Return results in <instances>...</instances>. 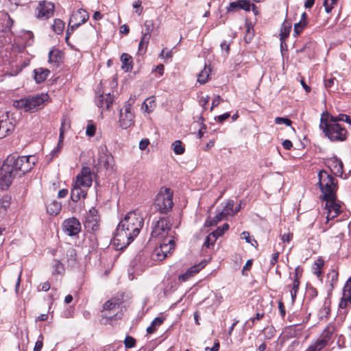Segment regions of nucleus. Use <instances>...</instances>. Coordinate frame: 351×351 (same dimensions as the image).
<instances>
[{"instance_id":"nucleus-51","label":"nucleus","mask_w":351,"mask_h":351,"mask_svg":"<svg viewBox=\"0 0 351 351\" xmlns=\"http://www.w3.org/2000/svg\"><path fill=\"white\" fill-rule=\"evenodd\" d=\"M136 341L132 336H126L124 340V345L126 348H132L136 346Z\"/></svg>"},{"instance_id":"nucleus-64","label":"nucleus","mask_w":351,"mask_h":351,"mask_svg":"<svg viewBox=\"0 0 351 351\" xmlns=\"http://www.w3.org/2000/svg\"><path fill=\"white\" fill-rule=\"evenodd\" d=\"M149 144V140L147 138H143L139 143V149L141 150H144L147 148Z\"/></svg>"},{"instance_id":"nucleus-19","label":"nucleus","mask_w":351,"mask_h":351,"mask_svg":"<svg viewBox=\"0 0 351 351\" xmlns=\"http://www.w3.org/2000/svg\"><path fill=\"white\" fill-rule=\"evenodd\" d=\"M114 96L110 93L104 94L101 93L95 99V104L99 108H105L108 110L112 105Z\"/></svg>"},{"instance_id":"nucleus-2","label":"nucleus","mask_w":351,"mask_h":351,"mask_svg":"<svg viewBox=\"0 0 351 351\" xmlns=\"http://www.w3.org/2000/svg\"><path fill=\"white\" fill-rule=\"evenodd\" d=\"M3 165L16 177H21L29 172L35 165V162L32 160V156H20L16 154L9 155Z\"/></svg>"},{"instance_id":"nucleus-35","label":"nucleus","mask_w":351,"mask_h":351,"mask_svg":"<svg viewBox=\"0 0 351 351\" xmlns=\"http://www.w3.org/2000/svg\"><path fill=\"white\" fill-rule=\"evenodd\" d=\"M165 319L163 317H156L151 323V325L147 327V332L148 334H153L156 332L158 327L161 326Z\"/></svg>"},{"instance_id":"nucleus-12","label":"nucleus","mask_w":351,"mask_h":351,"mask_svg":"<svg viewBox=\"0 0 351 351\" xmlns=\"http://www.w3.org/2000/svg\"><path fill=\"white\" fill-rule=\"evenodd\" d=\"M114 162L113 156L110 153L106 151L99 152L98 157V162L95 165L97 171L101 167H104L107 171L111 172L112 171V165Z\"/></svg>"},{"instance_id":"nucleus-22","label":"nucleus","mask_w":351,"mask_h":351,"mask_svg":"<svg viewBox=\"0 0 351 351\" xmlns=\"http://www.w3.org/2000/svg\"><path fill=\"white\" fill-rule=\"evenodd\" d=\"M89 19V14L86 10L84 9L80 8L77 10V11L73 14L71 17V22H75L76 23H80V26L86 23L87 20Z\"/></svg>"},{"instance_id":"nucleus-36","label":"nucleus","mask_w":351,"mask_h":351,"mask_svg":"<svg viewBox=\"0 0 351 351\" xmlns=\"http://www.w3.org/2000/svg\"><path fill=\"white\" fill-rule=\"evenodd\" d=\"M326 346V341L319 338L308 347L307 351H320Z\"/></svg>"},{"instance_id":"nucleus-5","label":"nucleus","mask_w":351,"mask_h":351,"mask_svg":"<svg viewBox=\"0 0 351 351\" xmlns=\"http://www.w3.org/2000/svg\"><path fill=\"white\" fill-rule=\"evenodd\" d=\"M173 206V191L169 188H161L155 198V208L161 214H167Z\"/></svg>"},{"instance_id":"nucleus-48","label":"nucleus","mask_w":351,"mask_h":351,"mask_svg":"<svg viewBox=\"0 0 351 351\" xmlns=\"http://www.w3.org/2000/svg\"><path fill=\"white\" fill-rule=\"evenodd\" d=\"M305 295L312 300L317 295V291L315 287H306Z\"/></svg>"},{"instance_id":"nucleus-50","label":"nucleus","mask_w":351,"mask_h":351,"mask_svg":"<svg viewBox=\"0 0 351 351\" xmlns=\"http://www.w3.org/2000/svg\"><path fill=\"white\" fill-rule=\"evenodd\" d=\"M7 123L8 121L6 120H0V134L3 136H6L12 131L10 128H6Z\"/></svg>"},{"instance_id":"nucleus-39","label":"nucleus","mask_w":351,"mask_h":351,"mask_svg":"<svg viewBox=\"0 0 351 351\" xmlns=\"http://www.w3.org/2000/svg\"><path fill=\"white\" fill-rule=\"evenodd\" d=\"M171 147L173 148L174 153L177 155H181L184 154L185 151V148L182 145V141L180 140L175 141L172 143Z\"/></svg>"},{"instance_id":"nucleus-30","label":"nucleus","mask_w":351,"mask_h":351,"mask_svg":"<svg viewBox=\"0 0 351 351\" xmlns=\"http://www.w3.org/2000/svg\"><path fill=\"white\" fill-rule=\"evenodd\" d=\"M154 30V21L152 20H147L144 23V29L142 31L143 41L149 40L151 33Z\"/></svg>"},{"instance_id":"nucleus-60","label":"nucleus","mask_w":351,"mask_h":351,"mask_svg":"<svg viewBox=\"0 0 351 351\" xmlns=\"http://www.w3.org/2000/svg\"><path fill=\"white\" fill-rule=\"evenodd\" d=\"M96 127L94 125H88L86 128V134L88 136H93L95 134Z\"/></svg>"},{"instance_id":"nucleus-62","label":"nucleus","mask_w":351,"mask_h":351,"mask_svg":"<svg viewBox=\"0 0 351 351\" xmlns=\"http://www.w3.org/2000/svg\"><path fill=\"white\" fill-rule=\"evenodd\" d=\"M141 1L140 0L137 1H135L134 3H133V8H136V12L138 14V15H141V12H142V10H143V7L141 5Z\"/></svg>"},{"instance_id":"nucleus-16","label":"nucleus","mask_w":351,"mask_h":351,"mask_svg":"<svg viewBox=\"0 0 351 351\" xmlns=\"http://www.w3.org/2000/svg\"><path fill=\"white\" fill-rule=\"evenodd\" d=\"M16 176L5 166L2 165L0 168V186L2 189H7L12 184Z\"/></svg>"},{"instance_id":"nucleus-15","label":"nucleus","mask_w":351,"mask_h":351,"mask_svg":"<svg viewBox=\"0 0 351 351\" xmlns=\"http://www.w3.org/2000/svg\"><path fill=\"white\" fill-rule=\"evenodd\" d=\"M48 95L47 94L37 95L36 96L25 97L27 101L26 112L40 108L43 106L47 100Z\"/></svg>"},{"instance_id":"nucleus-34","label":"nucleus","mask_w":351,"mask_h":351,"mask_svg":"<svg viewBox=\"0 0 351 351\" xmlns=\"http://www.w3.org/2000/svg\"><path fill=\"white\" fill-rule=\"evenodd\" d=\"M11 197L4 195L0 199V215H5L11 204Z\"/></svg>"},{"instance_id":"nucleus-6","label":"nucleus","mask_w":351,"mask_h":351,"mask_svg":"<svg viewBox=\"0 0 351 351\" xmlns=\"http://www.w3.org/2000/svg\"><path fill=\"white\" fill-rule=\"evenodd\" d=\"M174 234L175 232L171 230V224L168 219L160 217L154 224L151 238L161 241L169 238L170 235H173Z\"/></svg>"},{"instance_id":"nucleus-20","label":"nucleus","mask_w":351,"mask_h":351,"mask_svg":"<svg viewBox=\"0 0 351 351\" xmlns=\"http://www.w3.org/2000/svg\"><path fill=\"white\" fill-rule=\"evenodd\" d=\"M206 265V263L202 261L197 265L191 267L187 271L178 276V279L181 282H185L189 278L198 273Z\"/></svg>"},{"instance_id":"nucleus-13","label":"nucleus","mask_w":351,"mask_h":351,"mask_svg":"<svg viewBox=\"0 0 351 351\" xmlns=\"http://www.w3.org/2000/svg\"><path fill=\"white\" fill-rule=\"evenodd\" d=\"M63 230L69 236H75L81 230V223L75 217L67 219L63 222Z\"/></svg>"},{"instance_id":"nucleus-18","label":"nucleus","mask_w":351,"mask_h":351,"mask_svg":"<svg viewBox=\"0 0 351 351\" xmlns=\"http://www.w3.org/2000/svg\"><path fill=\"white\" fill-rule=\"evenodd\" d=\"M239 10H243L249 12L251 10V2L250 0H237L232 1L229 5L226 7L227 12H233Z\"/></svg>"},{"instance_id":"nucleus-26","label":"nucleus","mask_w":351,"mask_h":351,"mask_svg":"<svg viewBox=\"0 0 351 351\" xmlns=\"http://www.w3.org/2000/svg\"><path fill=\"white\" fill-rule=\"evenodd\" d=\"M34 78L37 84L43 82L50 74V71L47 69L38 68L34 70Z\"/></svg>"},{"instance_id":"nucleus-43","label":"nucleus","mask_w":351,"mask_h":351,"mask_svg":"<svg viewBox=\"0 0 351 351\" xmlns=\"http://www.w3.org/2000/svg\"><path fill=\"white\" fill-rule=\"evenodd\" d=\"M154 106V99L152 98L147 99L142 104V108L145 109V111L148 113H150L152 111Z\"/></svg>"},{"instance_id":"nucleus-63","label":"nucleus","mask_w":351,"mask_h":351,"mask_svg":"<svg viewBox=\"0 0 351 351\" xmlns=\"http://www.w3.org/2000/svg\"><path fill=\"white\" fill-rule=\"evenodd\" d=\"M67 256H69L71 257V259L69 260V261H70V263L71 264H74L75 263V250L73 249H70L69 250L67 251V254H66Z\"/></svg>"},{"instance_id":"nucleus-27","label":"nucleus","mask_w":351,"mask_h":351,"mask_svg":"<svg viewBox=\"0 0 351 351\" xmlns=\"http://www.w3.org/2000/svg\"><path fill=\"white\" fill-rule=\"evenodd\" d=\"M265 316V312L264 309L256 308L255 316L251 317L248 321L245 322V326L252 329L254 328V325L257 323V322L263 319Z\"/></svg>"},{"instance_id":"nucleus-1","label":"nucleus","mask_w":351,"mask_h":351,"mask_svg":"<svg viewBox=\"0 0 351 351\" xmlns=\"http://www.w3.org/2000/svg\"><path fill=\"white\" fill-rule=\"evenodd\" d=\"M144 219L137 211L128 213L119 222L113 238V244L117 250L126 248L139 234Z\"/></svg>"},{"instance_id":"nucleus-37","label":"nucleus","mask_w":351,"mask_h":351,"mask_svg":"<svg viewBox=\"0 0 351 351\" xmlns=\"http://www.w3.org/2000/svg\"><path fill=\"white\" fill-rule=\"evenodd\" d=\"M64 23L62 20L60 19H56L53 21V23L52 25V29L57 34H62L64 29Z\"/></svg>"},{"instance_id":"nucleus-46","label":"nucleus","mask_w":351,"mask_h":351,"mask_svg":"<svg viewBox=\"0 0 351 351\" xmlns=\"http://www.w3.org/2000/svg\"><path fill=\"white\" fill-rule=\"evenodd\" d=\"M79 27H80V23H76L75 22H71V19L69 20L68 28L66 29V37H65L66 40H69V36L71 35V34H72L73 32V31Z\"/></svg>"},{"instance_id":"nucleus-31","label":"nucleus","mask_w":351,"mask_h":351,"mask_svg":"<svg viewBox=\"0 0 351 351\" xmlns=\"http://www.w3.org/2000/svg\"><path fill=\"white\" fill-rule=\"evenodd\" d=\"M335 331V326L332 324H329L323 330L320 339L324 340L326 343L328 344L332 339L333 333Z\"/></svg>"},{"instance_id":"nucleus-10","label":"nucleus","mask_w":351,"mask_h":351,"mask_svg":"<svg viewBox=\"0 0 351 351\" xmlns=\"http://www.w3.org/2000/svg\"><path fill=\"white\" fill-rule=\"evenodd\" d=\"M322 199L326 202L325 207L327 209L326 219L328 221L337 217L341 213V202L337 201V195H334L332 199L324 198Z\"/></svg>"},{"instance_id":"nucleus-45","label":"nucleus","mask_w":351,"mask_h":351,"mask_svg":"<svg viewBox=\"0 0 351 351\" xmlns=\"http://www.w3.org/2000/svg\"><path fill=\"white\" fill-rule=\"evenodd\" d=\"M53 273L57 274H62L64 271L63 264L58 260H55L53 265Z\"/></svg>"},{"instance_id":"nucleus-33","label":"nucleus","mask_w":351,"mask_h":351,"mask_svg":"<svg viewBox=\"0 0 351 351\" xmlns=\"http://www.w3.org/2000/svg\"><path fill=\"white\" fill-rule=\"evenodd\" d=\"M291 23L290 22H288L287 21H285L281 25L280 27V39L281 40V47H282V43L283 40L287 38L290 34V32L291 30Z\"/></svg>"},{"instance_id":"nucleus-52","label":"nucleus","mask_w":351,"mask_h":351,"mask_svg":"<svg viewBox=\"0 0 351 351\" xmlns=\"http://www.w3.org/2000/svg\"><path fill=\"white\" fill-rule=\"evenodd\" d=\"M302 269L300 268V267H297L295 269V271L293 274V275H294L293 282L292 285H300L299 278L302 276Z\"/></svg>"},{"instance_id":"nucleus-55","label":"nucleus","mask_w":351,"mask_h":351,"mask_svg":"<svg viewBox=\"0 0 351 351\" xmlns=\"http://www.w3.org/2000/svg\"><path fill=\"white\" fill-rule=\"evenodd\" d=\"M149 40L147 41H143V37H141V41L138 44V53L139 54H143L146 51V48L147 47V45L149 43Z\"/></svg>"},{"instance_id":"nucleus-11","label":"nucleus","mask_w":351,"mask_h":351,"mask_svg":"<svg viewBox=\"0 0 351 351\" xmlns=\"http://www.w3.org/2000/svg\"><path fill=\"white\" fill-rule=\"evenodd\" d=\"M54 12V5L45 1H40L36 9V16L39 19H47L51 17Z\"/></svg>"},{"instance_id":"nucleus-24","label":"nucleus","mask_w":351,"mask_h":351,"mask_svg":"<svg viewBox=\"0 0 351 351\" xmlns=\"http://www.w3.org/2000/svg\"><path fill=\"white\" fill-rule=\"evenodd\" d=\"M134 114L132 112L124 113L122 110L120 111L119 123L120 125L123 129H127L133 123Z\"/></svg>"},{"instance_id":"nucleus-61","label":"nucleus","mask_w":351,"mask_h":351,"mask_svg":"<svg viewBox=\"0 0 351 351\" xmlns=\"http://www.w3.org/2000/svg\"><path fill=\"white\" fill-rule=\"evenodd\" d=\"M230 117V114L229 112H226L223 114L215 117V119L219 123H223L225 120Z\"/></svg>"},{"instance_id":"nucleus-57","label":"nucleus","mask_w":351,"mask_h":351,"mask_svg":"<svg viewBox=\"0 0 351 351\" xmlns=\"http://www.w3.org/2000/svg\"><path fill=\"white\" fill-rule=\"evenodd\" d=\"M335 80H336L335 77H332V76L330 77L329 78H326L324 80L325 87L327 89L331 88L334 86Z\"/></svg>"},{"instance_id":"nucleus-7","label":"nucleus","mask_w":351,"mask_h":351,"mask_svg":"<svg viewBox=\"0 0 351 351\" xmlns=\"http://www.w3.org/2000/svg\"><path fill=\"white\" fill-rule=\"evenodd\" d=\"M124 301V293H117L115 295L108 300L102 306L101 313L104 316L109 317L111 319L116 316L115 311Z\"/></svg>"},{"instance_id":"nucleus-17","label":"nucleus","mask_w":351,"mask_h":351,"mask_svg":"<svg viewBox=\"0 0 351 351\" xmlns=\"http://www.w3.org/2000/svg\"><path fill=\"white\" fill-rule=\"evenodd\" d=\"M326 165L330 169V171L337 176H341L343 173V162L337 157L327 159Z\"/></svg>"},{"instance_id":"nucleus-4","label":"nucleus","mask_w":351,"mask_h":351,"mask_svg":"<svg viewBox=\"0 0 351 351\" xmlns=\"http://www.w3.org/2000/svg\"><path fill=\"white\" fill-rule=\"evenodd\" d=\"M318 185L322 193V198H334L338 189L337 180L326 170H321L318 173Z\"/></svg>"},{"instance_id":"nucleus-40","label":"nucleus","mask_w":351,"mask_h":351,"mask_svg":"<svg viewBox=\"0 0 351 351\" xmlns=\"http://www.w3.org/2000/svg\"><path fill=\"white\" fill-rule=\"evenodd\" d=\"M207 66L205 64L204 70L201 71L197 77V81L200 84H205L208 79L209 73L210 72V69H208V71L206 70Z\"/></svg>"},{"instance_id":"nucleus-53","label":"nucleus","mask_w":351,"mask_h":351,"mask_svg":"<svg viewBox=\"0 0 351 351\" xmlns=\"http://www.w3.org/2000/svg\"><path fill=\"white\" fill-rule=\"evenodd\" d=\"M337 2V0H324V6L325 8V11L327 13H329L335 4H336Z\"/></svg>"},{"instance_id":"nucleus-44","label":"nucleus","mask_w":351,"mask_h":351,"mask_svg":"<svg viewBox=\"0 0 351 351\" xmlns=\"http://www.w3.org/2000/svg\"><path fill=\"white\" fill-rule=\"evenodd\" d=\"M234 205V203L233 200H228L226 205L223 207L222 210V213L226 215L227 216L230 214H232V215H234L233 210Z\"/></svg>"},{"instance_id":"nucleus-38","label":"nucleus","mask_w":351,"mask_h":351,"mask_svg":"<svg viewBox=\"0 0 351 351\" xmlns=\"http://www.w3.org/2000/svg\"><path fill=\"white\" fill-rule=\"evenodd\" d=\"M227 215L222 213V210L220 211L217 215L212 219H207L205 222V226L207 227L215 226L217 223L221 221L224 217H226Z\"/></svg>"},{"instance_id":"nucleus-49","label":"nucleus","mask_w":351,"mask_h":351,"mask_svg":"<svg viewBox=\"0 0 351 351\" xmlns=\"http://www.w3.org/2000/svg\"><path fill=\"white\" fill-rule=\"evenodd\" d=\"M27 101L25 98L20 99L19 100L14 101L13 106L17 109H24L26 111L27 109Z\"/></svg>"},{"instance_id":"nucleus-23","label":"nucleus","mask_w":351,"mask_h":351,"mask_svg":"<svg viewBox=\"0 0 351 351\" xmlns=\"http://www.w3.org/2000/svg\"><path fill=\"white\" fill-rule=\"evenodd\" d=\"M351 305V287H343L342 298L340 300L339 308H346Z\"/></svg>"},{"instance_id":"nucleus-28","label":"nucleus","mask_w":351,"mask_h":351,"mask_svg":"<svg viewBox=\"0 0 351 351\" xmlns=\"http://www.w3.org/2000/svg\"><path fill=\"white\" fill-rule=\"evenodd\" d=\"M45 205L47 213L51 215H58L62 208L61 203L56 200H52L50 202H47Z\"/></svg>"},{"instance_id":"nucleus-58","label":"nucleus","mask_w":351,"mask_h":351,"mask_svg":"<svg viewBox=\"0 0 351 351\" xmlns=\"http://www.w3.org/2000/svg\"><path fill=\"white\" fill-rule=\"evenodd\" d=\"M65 119H63L61 123V127L60 128V134H59V145L62 144L64 140V126L65 124Z\"/></svg>"},{"instance_id":"nucleus-9","label":"nucleus","mask_w":351,"mask_h":351,"mask_svg":"<svg viewBox=\"0 0 351 351\" xmlns=\"http://www.w3.org/2000/svg\"><path fill=\"white\" fill-rule=\"evenodd\" d=\"M160 245L155 249L154 254L157 259L162 261L165 259L168 254H170L175 247V241L173 235H170L169 238L160 241Z\"/></svg>"},{"instance_id":"nucleus-32","label":"nucleus","mask_w":351,"mask_h":351,"mask_svg":"<svg viewBox=\"0 0 351 351\" xmlns=\"http://www.w3.org/2000/svg\"><path fill=\"white\" fill-rule=\"evenodd\" d=\"M121 63H122V66H121V68L126 72H129V71H131L132 68H133V65H132V57L126 53H123L121 54Z\"/></svg>"},{"instance_id":"nucleus-29","label":"nucleus","mask_w":351,"mask_h":351,"mask_svg":"<svg viewBox=\"0 0 351 351\" xmlns=\"http://www.w3.org/2000/svg\"><path fill=\"white\" fill-rule=\"evenodd\" d=\"M49 62L54 63L56 66H58L60 63L62 62V53L58 49H53L49 53Z\"/></svg>"},{"instance_id":"nucleus-41","label":"nucleus","mask_w":351,"mask_h":351,"mask_svg":"<svg viewBox=\"0 0 351 351\" xmlns=\"http://www.w3.org/2000/svg\"><path fill=\"white\" fill-rule=\"evenodd\" d=\"M308 24V21H299L298 23L294 25V33L293 36L295 37L300 35V34L302 32V30L307 27Z\"/></svg>"},{"instance_id":"nucleus-56","label":"nucleus","mask_w":351,"mask_h":351,"mask_svg":"<svg viewBox=\"0 0 351 351\" xmlns=\"http://www.w3.org/2000/svg\"><path fill=\"white\" fill-rule=\"evenodd\" d=\"M275 123L276 124L284 123L286 125L289 126L291 125L292 121L288 118L278 117L275 119Z\"/></svg>"},{"instance_id":"nucleus-47","label":"nucleus","mask_w":351,"mask_h":351,"mask_svg":"<svg viewBox=\"0 0 351 351\" xmlns=\"http://www.w3.org/2000/svg\"><path fill=\"white\" fill-rule=\"evenodd\" d=\"M217 239H216V236H214V234H211V233H210L206 237V239H205V241L203 244V246L206 247V248H209L210 246L212 245H214V244L215 243Z\"/></svg>"},{"instance_id":"nucleus-21","label":"nucleus","mask_w":351,"mask_h":351,"mask_svg":"<svg viewBox=\"0 0 351 351\" xmlns=\"http://www.w3.org/2000/svg\"><path fill=\"white\" fill-rule=\"evenodd\" d=\"M87 195V191L83 189L82 186H77L76 184H73V187L71 191L70 199L74 202H78L80 198L85 199Z\"/></svg>"},{"instance_id":"nucleus-3","label":"nucleus","mask_w":351,"mask_h":351,"mask_svg":"<svg viewBox=\"0 0 351 351\" xmlns=\"http://www.w3.org/2000/svg\"><path fill=\"white\" fill-rule=\"evenodd\" d=\"M332 117L330 115L328 119L321 118L319 128L322 130L324 136L332 142L345 141L348 138L347 130L337 121H332Z\"/></svg>"},{"instance_id":"nucleus-59","label":"nucleus","mask_w":351,"mask_h":351,"mask_svg":"<svg viewBox=\"0 0 351 351\" xmlns=\"http://www.w3.org/2000/svg\"><path fill=\"white\" fill-rule=\"evenodd\" d=\"M278 306L280 314L281 317L282 318H284L286 315V310H285V306L284 302L282 300H279L278 302Z\"/></svg>"},{"instance_id":"nucleus-54","label":"nucleus","mask_w":351,"mask_h":351,"mask_svg":"<svg viewBox=\"0 0 351 351\" xmlns=\"http://www.w3.org/2000/svg\"><path fill=\"white\" fill-rule=\"evenodd\" d=\"M327 278L328 280L330 279V285H333L334 284H336L337 282L338 273L335 270H332L328 274Z\"/></svg>"},{"instance_id":"nucleus-25","label":"nucleus","mask_w":351,"mask_h":351,"mask_svg":"<svg viewBox=\"0 0 351 351\" xmlns=\"http://www.w3.org/2000/svg\"><path fill=\"white\" fill-rule=\"evenodd\" d=\"M13 25V20L10 15L4 11L0 12V26L3 30H10Z\"/></svg>"},{"instance_id":"nucleus-14","label":"nucleus","mask_w":351,"mask_h":351,"mask_svg":"<svg viewBox=\"0 0 351 351\" xmlns=\"http://www.w3.org/2000/svg\"><path fill=\"white\" fill-rule=\"evenodd\" d=\"M93 182L91 178L90 169L88 167H83L80 174L76 176V180L74 182L77 186L84 188H89Z\"/></svg>"},{"instance_id":"nucleus-8","label":"nucleus","mask_w":351,"mask_h":351,"mask_svg":"<svg viewBox=\"0 0 351 351\" xmlns=\"http://www.w3.org/2000/svg\"><path fill=\"white\" fill-rule=\"evenodd\" d=\"M100 217L97 210L92 207L87 213L84 226L85 229L88 232H95L99 229Z\"/></svg>"},{"instance_id":"nucleus-42","label":"nucleus","mask_w":351,"mask_h":351,"mask_svg":"<svg viewBox=\"0 0 351 351\" xmlns=\"http://www.w3.org/2000/svg\"><path fill=\"white\" fill-rule=\"evenodd\" d=\"M332 117V121L335 122L337 121L339 123V121H344L350 125H351V117L347 114H339L337 116H333L330 115Z\"/></svg>"}]
</instances>
